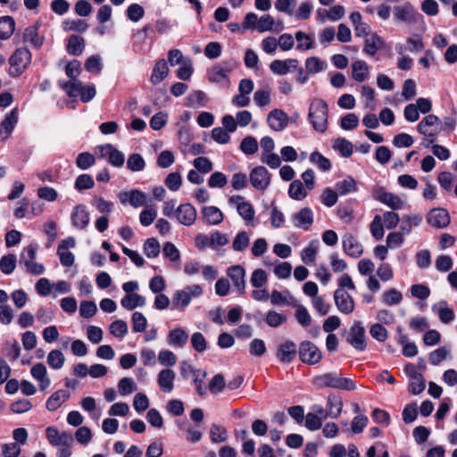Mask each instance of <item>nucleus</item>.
I'll return each mask as SVG.
<instances>
[{
  "instance_id": "9b49d317",
  "label": "nucleus",
  "mask_w": 457,
  "mask_h": 457,
  "mask_svg": "<svg viewBox=\"0 0 457 457\" xmlns=\"http://www.w3.org/2000/svg\"><path fill=\"white\" fill-rule=\"evenodd\" d=\"M252 186L257 190H264L270 183V174L263 166H257L249 175Z\"/></svg>"
},
{
  "instance_id": "603ef678",
  "label": "nucleus",
  "mask_w": 457,
  "mask_h": 457,
  "mask_svg": "<svg viewBox=\"0 0 457 457\" xmlns=\"http://www.w3.org/2000/svg\"><path fill=\"white\" fill-rule=\"evenodd\" d=\"M294 306L296 308L295 318L297 322L304 328L308 327L312 322V316L307 309L298 303H295Z\"/></svg>"
},
{
  "instance_id": "f8f14e48",
  "label": "nucleus",
  "mask_w": 457,
  "mask_h": 457,
  "mask_svg": "<svg viewBox=\"0 0 457 457\" xmlns=\"http://www.w3.org/2000/svg\"><path fill=\"white\" fill-rule=\"evenodd\" d=\"M227 276L231 279L235 289L239 294L245 292V270L239 264L229 267L227 271Z\"/></svg>"
},
{
  "instance_id": "3c124183",
  "label": "nucleus",
  "mask_w": 457,
  "mask_h": 457,
  "mask_svg": "<svg viewBox=\"0 0 457 457\" xmlns=\"http://www.w3.org/2000/svg\"><path fill=\"white\" fill-rule=\"evenodd\" d=\"M231 69L228 66H214L209 71V80L212 82H220L225 79Z\"/></svg>"
},
{
  "instance_id": "f704fd0d",
  "label": "nucleus",
  "mask_w": 457,
  "mask_h": 457,
  "mask_svg": "<svg viewBox=\"0 0 457 457\" xmlns=\"http://www.w3.org/2000/svg\"><path fill=\"white\" fill-rule=\"evenodd\" d=\"M15 21L11 16L0 18V40L8 39L14 32Z\"/></svg>"
},
{
  "instance_id": "4d7b16f0",
  "label": "nucleus",
  "mask_w": 457,
  "mask_h": 457,
  "mask_svg": "<svg viewBox=\"0 0 457 457\" xmlns=\"http://www.w3.org/2000/svg\"><path fill=\"white\" fill-rule=\"evenodd\" d=\"M336 188L341 195H345L349 193L355 192L357 190L355 180L349 177L345 180L337 183Z\"/></svg>"
},
{
  "instance_id": "8fccbe9b",
  "label": "nucleus",
  "mask_w": 457,
  "mask_h": 457,
  "mask_svg": "<svg viewBox=\"0 0 457 457\" xmlns=\"http://www.w3.org/2000/svg\"><path fill=\"white\" fill-rule=\"evenodd\" d=\"M237 212L246 223H253L255 212L250 203L245 201L243 204H238Z\"/></svg>"
},
{
  "instance_id": "774afa93",
  "label": "nucleus",
  "mask_w": 457,
  "mask_h": 457,
  "mask_svg": "<svg viewBox=\"0 0 457 457\" xmlns=\"http://www.w3.org/2000/svg\"><path fill=\"white\" fill-rule=\"evenodd\" d=\"M21 446L17 443H8L2 446L0 457H18L21 453Z\"/></svg>"
},
{
  "instance_id": "13d9d810",
  "label": "nucleus",
  "mask_w": 457,
  "mask_h": 457,
  "mask_svg": "<svg viewBox=\"0 0 457 457\" xmlns=\"http://www.w3.org/2000/svg\"><path fill=\"white\" fill-rule=\"evenodd\" d=\"M425 387V379L421 374L415 375V377L410 378L408 389L411 394L419 395L424 391Z\"/></svg>"
},
{
  "instance_id": "0e129e2a",
  "label": "nucleus",
  "mask_w": 457,
  "mask_h": 457,
  "mask_svg": "<svg viewBox=\"0 0 457 457\" xmlns=\"http://www.w3.org/2000/svg\"><path fill=\"white\" fill-rule=\"evenodd\" d=\"M251 284L253 287L259 288L264 286L268 281L267 273L262 269H256L251 276Z\"/></svg>"
},
{
  "instance_id": "1a4fd4ad",
  "label": "nucleus",
  "mask_w": 457,
  "mask_h": 457,
  "mask_svg": "<svg viewBox=\"0 0 457 457\" xmlns=\"http://www.w3.org/2000/svg\"><path fill=\"white\" fill-rule=\"evenodd\" d=\"M346 342L358 351L366 349L365 329L361 321H354L350 328Z\"/></svg>"
},
{
  "instance_id": "ddd939ff",
  "label": "nucleus",
  "mask_w": 457,
  "mask_h": 457,
  "mask_svg": "<svg viewBox=\"0 0 457 457\" xmlns=\"http://www.w3.org/2000/svg\"><path fill=\"white\" fill-rule=\"evenodd\" d=\"M334 301L342 313L350 314L354 310V301L345 289L338 288L334 292Z\"/></svg>"
},
{
  "instance_id": "09e8293b",
  "label": "nucleus",
  "mask_w": 457,
  "mask_h": 457,
  "mask_svg": "<svg viewBox=\"0 0 457 457\" xmlns=\"http://www.w3.org/2000/svg\"><path fill=\"white\" fill-rule=\"evenodd\" d=\"M17 259L12 253L4 255L0 260V270L4 274H11L16 268Z\"/></svg>"
},
{
  "instance_id": "6e6552de",
  "label": "nucleus",
  "mask_w": 457,
  "mask_h": 457,
  "mask_svg": "<svg viewBox=\"0 0 457 457\" xmlns=\"http://www.w3.org/2000/svg\"><path fill=\"white\" fill-rule=\"evenodd\" d=\"M299 357L303 362L314 365L320 361L322 354L313 343L303 341L299 345Z\"/></svg>"
},
{
  "instance_id": "e2e57ef3",
  "label": "nucleus",
  "mask_w": 457,
  "mask_h": 457,
  "mask_svg": "<svg viewBox=\"0 0 457 457\" xmlns=\"http://www.w3.org/2000/svg\"><path fill=\"white\" fill-rule=\"evenodd\" d=\"M109 331L115 337H123L128 333V325L124 320H118L111 323Z\"/></svg>"
},
{
  "instance_id": "a878e982",
  "label": "nucleus",
  "mask_w": 457,
  "mask_h": 457,
  "mask_svg": "<svg viewBox=\"0 0 457 457\" xmlns=\"http://www.w3.org/2000/svg\"><path fill=\"white\" fill-rule=\"evenodd\" d=\"M282 29V22L276 21L270 14H263L258 18L257 31L260 33L267 31H279Z\"/></svg>"
},
{
  "instance_id": "a19ab883",
  "label": "nucleus",
  "mask_w": 457,
  "mask_h": 457,
  "mask_svg": "<svg viewBox=\"0 0 457 457\" xmlns=\"http://www.w3.org/2000/svg\"><path fill=\"white\" fill-rule=\"evenodd\" d=\"M422 218L420 215H403L402 218V224L400 229L403 234H409L413 227L420 224Z\"/></svg>"
},
{
  "instance_id": "4c0bfd02",
  "label": "nucleus",
  "mask_w": 457,
  "mask_h": 457,
  "mask_svg": "<svg viewBox=\"0 0 457 457\" xmlns=\"http://www.w3.org/2000/svg\"><path fill=\"white\" fill-rule=\"evenodd\" d=\"M85 43L83 37L78 35H71L67 43V51L71 55H80L83 53Z\"/></svg>"
},
{
  "instance_id": "b1692460",
  "label": "nucleus",
  "mask_w": 457,
  "mask_h": 457,
  "mask_svg": "<svg viewBox=\"0 0 457 457\" xmlns=\"http://www.w3.org/2000/svg\"><path fill=\"white\" fill-rule=\"evenodd\" d=\"M292 220L296 228L308 229L313 222V212L310 208L304 207L292 215Z\"/></svg>"
},
{
  "instance_id": "a18cd8bd",
  "label": "nucleus",
  "mask_w": 457,
  "mask_h": 457,
  "mask_svg": "<svg viewBox=\"0 0 457 457\" xmlns=\"http://www.w3.org/2000/svg\"><path fill=\"white\" fill-rule=\"evenodd\" d=\"M402 300V293L395 288H390L382 294V302L388 306L399 304Z\"/></svg>"
},
{
  "instance_id": "20e7f679",
  "label": "nucleus",
  "mask_w": 457,
  "mask_h": 457,
  "mask_svg": "<svg viewBox=\"0 0 457 457\" xmlns=\"http://www.w3.org/2000/svg\"><path fill=\"white\" fill-rule=\"evenodd\" d=\"M203 287L200 285H190L177 290L172 296V305L175 309L183 311L189 305L192 298L201 296Z\"/></svg>"
},
{
  "instance_id": "393cba45",
  "label": "nucleus",
  "mask_w": 457,
  "mask_h": 457,
  "mask_svg": "<svg viewBox=\"0 0 457 457\" xmlns=\"http://www.w3.org/2000/svg\"><path fill=\"white\" fill-rule=\"evenodd\" d=\"M296 355V345L292 341H287L278 345L277 357L283 363L291 362Z\"/></svg>"
},
{
  "instance_id": "5701e85b",
  "label": "nucleus",
  "mask_w": 457,
  "mask_h": 457,
  "mask_svg": "<svg viewBox=\"0 0 457 457\" xmlns=\"http://www.w3.org/2000/svg\"><path fill=\"white\" fill-rule=\"evenodd\" d=\"M176 373L170 369L162 370L157 375V383L164 393H170L174 388Z\"/></svg>"
},
{
  "instance_id": "412c9836",
  "label": "nucleus",
  "mask_w": 457,
  "mask_h": 457,
  "mask_svg": "<svg viewBox=\"0 0 457 457\" xmlns=\"http://www.w3.org/2000/svg\"><path fill=\"white\" fill-rule=\"evenodd\" d=\"M287 121L288 117L287 113L279 109L271 111L267 117L269 126L275 131L284 129L287 125Z\"/></svg>"
},
{
  "instance_id": "c756f323",
  "label": "nucleus",
  "mask_w": 457,
  "mask_h": 457,
  "mask_svg": "<svg viewBox=\"0 0 457 457\" xmlns=\"http://www.w3.org/2000/svg\"><path fill=\"white\" fill-rule=\"evenodd\" d=\"M188 339V334L182 328L171 329L167 337V342L171 346L183 347Z\"/></svg>"
},
{
  "instance_id": "f257e3e1",
  "label": "nucleus",
  "mask_w": 457,
  "mask_h": 457,
  "mask_svg": "<svg viewBox=\"0 0 457 457\" xmlns=\"http://www.w3.org/2000/svg\"><path fill=\"white\" fill-rule=\"evenodd\" d=\"M312 383L318 388L331 387L351 391L356 387L353 380L344 378L337 372H328L319 375L313 378Z\"/></svg>"
},
{
  "instance_id": "4468645a",
  "label": "nucleus",
  "mask_w": 457,
  "mask_h": 457,
  "mask_svg": "<svg viewBox=\"0 0 457 457\" xmlns=\"http://www.w3.org/2000/svg\"><path fill=\"white\" fill-rule=\"evenodd\" d=\"M451 219L448 212L444 208H435L427 215V222L434 228H444L450 224Z\"/></svg>"
},
{
  "instance_id": "e433bc0d",
  "label": "nucleus",
  "mask_w": 457,
  "mask_h": 457,
  "mask_svg": "<svg viewBox=\"0 0 457 457\" xmlns=\"http://www.w3.org/2000/svg\"><path fill=\"white\" fill-rule=\"evenodd\" d=\"M120 304L123 308L130 311L137 307L144 306L145 304V298L138 294H130L121 299Z\"/></svg>"
},
{
  "instance_id": "f3484780",
  "label": "nucleus",
  "mask_w": 457,
  "mask_h": 457,
  "mask_svg": "<svg viewBox=\"0 0 457 457\" xmlns=\"http://www.w3.org/2000/svg\"><path fill=\"white\" fill-rule=\"evenodd\" d=\"M119 199L122 204L129 203L134 208L145 205L146 203V195L137 189L129 192H120L119 194Z\"/></svg>"
},
{
  "instance_id": "7c9ffc66",
  "label": "nucleus",
  "mask_w": 457,
  "mask_h": 457,
  "mask_svg": "<svg viewBox=\"0 0 457 457\" xmlns=\"http://www.w3.org/2000/svg\"><path fill=\"white\" fill-rule=\"evenodd\" d=\"M169 74V67L168 63L164 59L158 61L151 75V82L154 85H157L161 83Z\"/></svg>"
},
{
  "instance_id": "864d4df0",
  "label": "nucleus",
  "mask_w": 457,
  "mask_h": 457,
  "mask_svg": "<svg viewBox=\"0 0 457 457\" xmlns=\"http://www.w3.org/2000/svg\"><path fill=\"white\" fill-rule=\"evenodd\" d=\"M160 251H161V246H160V244L159 242L152 237V238H148L145 244H144V253L148 257V258H154V257H157L160 253Z\"/></svg>"
},
{
  "instance_id": "69168bd1",
  "label": "nucleus",
  "mask_w": 457,
  "mask_h": 457,
  "mask_svg": "<svg viewBox=\"0 0 457 457\" xmlns=\"http://www.w3.org/2000/svg\"><path fill=\"white\" fill-rule=\"evenodd\" d=\"M240 149L246 154H253L258 150V142L253 137H245L240 144Z\"/></svg>"
},
{
  "instance_id": "cd10ccee",
  "label": "nucleus",
  "mask_w": 457,
  "mask_h": 457,
  "mask_svg": "<svg viewBox=\"0 0 457 457\" xmlns=\"http://www.w3.org/2000/svg\"><path fill=\"white\" fill-rule=\"evenodd\" d=\"M201 213L204 221L209 225H219L224 219L223 212L216 206H204Z\"/></svg>"
},
{
  "instance_id": "79ce46f5",
  "label": "nucleus",
  "mask_w": 457,
  "mask_h": 457,
  "mask_svg": "<svg viewBox=\"0 0 457 457\" xmlns=\"http://www.w3.org/2000/svg\"><path fill=\"white\" fill-rule=\"evenodd\" d=\"M62 29L65 31H76L79 33H84L88 29V24L87 23V21L80 19H68L62 22Z\"/></svg>"
},
{
  "instance_id": "37998d69",
  "label": "nucleus",
  "mask_w": 457,
  "mask_h": 457,
  "mask_svg": "<svg viewBox=\"0 0 457 457\" xmlns=\"http://www.w3.org/2000/svg\"><path fill=\"white\" fill-rule=\"evenodd\" d=\"M250 245V237L245 231L238 232L232 241V249L235 252H244Z\"/></svg>"
},
{
  "instance_id": "39448f33",
  "label": "nucleus",
  "mask_w": 457,
  "mask_h": 457,
  "mask_svg": "<svg viewBox=\"0 0 457 457\" xmlns=\"http://www.w3.org/2000/svg\"><path fill=\"white\" fill-rule=\"evenodd\" d=\"M394 16L397 21L405 24H416L422 20V15L409 2L395 6Z\"/></svg>"
},
{
  "instance_id": "6e6d98bb",
  "label": "nucleus",
  "mask_w": 457,
  "mask_h": 457,
  "mask_svg": "<svg viewBox=\"0 0 457 457\" xmlns=\"http://www.w3.org/2000/svg\"><path fill=\"white\" fill-rule=\"evenodd\" d=\"M210 436L213 443H221L227 440L228 431L220 425L212 424L210 429Z\"/></svg>"
},
{
  "instance_id": "58836bf2",
  "label": "nucleus",
  "mask_w": 457,
  "mask_h": 457,
  "mask_svg": "<svg viewBox=\"0 0 457 457\" xmlns=\"http://www.w3.org/2000/svg\"><path fill=\"white\" fill-rule=\"evenodd\" d=\"M296 48L300 51H307L314 46V37L312 35L303 31L295 33Z\"/></svg>"
},
{
  "instance_id": "a211bd4d",
  "label": "nucleus",
  "mask_w": 457,
  "mask_h": 457,
  "mask_svg": "<svg viewBox=\"0 0 457 457\" xmlns=\"http://www.w3.org/2000/svg\"><path fill=\"white\" fill-rule=\"evenodd\" d=\"M344 251L351 257L358 258L363 253L361 244L352 234H345L342 240Z\"/></svg>"
},
{
  "instance_id": "c85d7f7f",
  "label": "nucleus",
  "mask_w": 457,
  "mask_h": 457,
  "mask_svg": "<svg viewBox=\"0 0 457 457\" xmlns=\"http://www.w3.org/2000/svg\"><path fill=\"white\" fill-rule=\"evenodd\" d=\"M71 220L74 227L83 229L89 223V213L83 205H77L72 212Z\"/></svg>"
},
{
  "instance_id": "ea45409f",
  "label": "nucleus",
  "mask_w": 457,
  "mask_h": 457,
  "mask_svg": "<svg viewBox=\"0 0 457 457\" xmlns=\"http://www.w3.org/2000/svg\"><path fill=\"white\" fill-rule=\"evenodd\" d=\"M353 78L357 81H363L369 75L367 63L362 60H358L352 66Z\"/></svg>"
},
{
  "instance_id": "aec40b11",
  "label": "nucleus",
  "mask_w": 457,
  "mask_h": 457,
  "mask_svg": "<svg viewBox=\"0 0 457 457\" xmlns=\"http://www.w3.org/2000/svg\"><path fill=\"white\" fill-rule=\"evenodd\" d=\"M18 108H13L0 125V139L5 141L12 132L18 121Z\"/></svg>"
},
{
  "instance_id": "de8ad7c7",
  "label": "nucleus",
  "mask_w": 457,
  "mask_h": 457,
  "mask_svg": "<svg viewBox=\"0 0 457 457\" xmlns=\"http://www.w3.org/2000/svg\"><path fill=\"white\" fill-rule=\"evenodd\" d=\"M288 195L295 200H303L306 197L307 192L300 180H294L288 189Z\"/></svg>"
},
{
  "instance_id": "680f3d73",
  "label": "nucleus",
  "mask_w": 457,
  "mask_h": 457,
  "mask_svg": "<svg viewBox=\"0 0 457 457\" xmlns=\"http://www.w3.org/2000/svg\"><path fill=\"white\" fill-rule=\"evenodd\" d=\"M96 162L94 155L88 152L81 153L78 155L76 165L81 170H87Z\"/></svg>"
},
{
  "instance_id": "2eb2a0df",
  "label": "nucleus",
  "mask_w": 457,
  "mask_h": 457,
  "mask_svg": "<svg viewBox=\"0 0 457 457\" xmlns=\"http://www.w3.org/2000/svg\"><path fill=\"white\" fill-rule=\"evenodd\" d=\"M197 217L195 208L190 204H182L176 209V219L184 226H192Z\"/></svg>"
},
{
  "instance_id": "5fc2aeb1",
  "label": "nucleus",
  "mask_w": 457,
  "mask_h": 457,
  "mask_svg": "<svg viewBox=\"0 0 457 457\" xmlns=\"http://www.w3.org/2000/svg\"><path fill=\"white\" fill-rule=\"evenodd\" d=\"M310 162L323 171H327L331 168L330 161L319 152L311 154Z\"/></svg>"
},
{
  "instance_id": "72a5a7b5",
  "label": "nucleus",
  "mask_w": 457,
  "mask_h": 457,
  "mask_svg": "<svg viewBox=\"0 0 457 457\" xmlns=\"http://www.w3.org/2000/svg\"><path fill=\"white\" fill-rule=\"evenodd\" d=\"M423 49V43L421 39L418 37H410L405 45H402L399 46L398 54H403L406 52H409L412 54H419Z\"/></svg>"
},
{
  "instance_id": "7ed1b4c3",
  "label": "nucleus",
  "mask_w": 457,
  "mask_h": 457,
  "mask_svg": "<svg viewBox=\"0 0 457 457\" xmlns=\"http://www.w3.org/2000/svg\"><path fill=\"white\" fill-rule=\"evenodd\" d=\"M37 249L38 245L37 244H30L22 251L20 256V265H22L26 271L32 275H41L45 272L44 265L35 261Z\"/></svg>"
},
{
  "instance_id": "4be33fe9",
  "label": "nucleus",
  "mask_w": 457,
  "mask_h": 457,
  "mask_svg": "<svg viewBox=\"0 0 457 457\" xmlns=\"http://www.w3.org/2000/svg\"><path fill=\"white\" fill-rule=\"evenodd\" d=\"M273 73L278 75H286L288 72L295 71L298 67L297 59H277L270 65Z\"/></svg>"
},
{
  "instance_id": "bf43d9fd",
  "label": "nucleus",
  "mask_w": 457,
  "mask_h": 457,
  "mask_svg": "<svg viewBox=\"0 0 457 457\" xmlns=\"http://www.w3.org/2000/svg\"><path fill=\"white\" fill-rule=\"evenodd\" d=\"M118 390L120 395H128L137 390V385L132 378H123L118 383Z\"/></svg>"
},
{
  "instance_id": "2f4dec72",
  "label": "nucleus",
  "mask_w": 457,
  "mask_h": 457,
  "mask_svg": "<svg viewBox=\"0 0 457 457\" xmlns=\"http://www.w3.org/2000/svg\"><path fill=\"white\" fill-rule=\"evenodd\" d=\"M58 85L71 98L78 97L83 87L82 83L78 79H70L69 81L59 80Z\"/></svg>"
},
{
  "instance_id": "49530a36",
  "label": "nucleus",
  "mask_w": 457,
  "mask_h": 457,
  "mask_svg": "<svg viewBox=\"0 0 457 457\" xmlns=\"http://www.w3.org/2000/svg\"><path fill=\"white\" fill-rule=\"evenodd\" d=\"M65 357L60 350H52L47 355V363L54 370L63 367Z\"/></svg>"
},
{
  "instance_id": "bb28decb",
  "label": "nucleus",
  "mask_w": 457,
  "mask_h": 457,
  "mask_svg": "<svg viewBox=\"0 0 457 457\" xmlns=\"http://www.w3.org/2000/svg\"><path fill=\"white\" fill-rule=\"evenodd\" d=\"M432 311L436 312L441 322L448 324L454 320L455 314L446 301H440L432 306Z\"/></svg>"
},
{
  "instance_id": "423d86ee",
  "label": "nucleus",
  "mask_w": 457,
  "mask_h": 457,
  "mask_svg": "<svg viewBox=\"0 0 457 457\" xmlns=\"http://www.w3.org/2000/svg\"><path fill=\"white\" fill-rule=\"evenodd\" d=\"M417 130L425 137H432L430 142H433L435 137L443 130V126L436 115L428 114L418 124Z\"/></svg>"
},
{
  "instance_id": "9d476101",
  "label": "nucleus",
  "mask_w": 457,
  "mask_h": 457,
  "mask_svg": "<svg viewBox=\"0 0 457 457\" xmlns=\"http://www.w3.org/2000/svg\"><path fill=\"white\" fill-rule=\"evenodd\" d=\"M46 438L53 446L73 445V436L66 431H60L55 427H48L46 429Z\"/></svg>"
},
{
  "instance_id": "dca6fc26",
  "label": "nucleus",
  "mask_w": 457,
  "mask_h": 457,
  "mask_svg": "<svg viewBox=\"0 0 457 457\" xmlns=\"http://www.w3.org/2000/svg\"><path fill=\"white\" fill-rule=\"evenodd\" d=\"M39 27L40 23L37 21L27 27L23 32V40L37 49H39L45 41L44 36L39 35Z\"/></svg>"
},
{
  "instance_id": "052dcab7",
  "label": "nucleus",
  "mask_w": 457,
  "mask_h": 457,
  "mask_svg": "<svg viewBox=\"0 0 457 457\" xmlns=\"http://www.w3.org/2000/svg\"><path fill=\"white\" fill-rule=\"evenodd\" d=\"M449 353L450 348L447 346H443L431 352L428 359L432 365L436 366L439 363H441L444 360H445Z\"/></svg>"
},
{
  "instance_id": "c9c22d12",
  "label": "nucleus",
  "mask_w": 457,
  "mask_h": 457,
  "mask_svg": "<svg viewBox=\"0 0 457 457\" xmlns=\"http://www.w3.org/2000/svg\"><path fill=\"white\" fill-rule=\"evenodd\" d=\"M384 47V41L376 34L368 36L365 39V52L369 55H374Z\"/></svg>"
},
{
  "instance_id": "6ab92c4d",
  "label": "nucleus",
  "mask_w": 457,
  "mask_h": 457,
  "mask_svg": "<svg viewBox=\"0 0 457 457\" xmlns=\"http://www.w3.org/2000/svg\"><path fill=\"white\" fill-rule=\"evenodd\" d=\"M100 154L101 157H107L109 162L115 167H121L124 164V154L110 144L100 147Z\"/></svg>"
},
{
  "instance_id": "c03bdc74",
  "label": "nucleus",
  "mask_w": 457,
  "mask_h": 457,
  "mask_svg": "<svg viewBox=\"0 0 457 457\" xmlns=\"http://www.w3.org/2000/svg\"><path fill=\"white\" fill-rule=\"evenodd\" d=\"M9 73L12 77L20 76L29 64V59H9Z\"/></svg>"
},
{
  "instance_id": "0eeeda50",
  "label": "nucleus",
  "mask_w": 457,
  "mask_h": 457,
  "mask_svg": "<svg viewBox=\"0 0 457 457\" xmlns=\"http://www.w3.org/2000/svg\"><path fill=\"white\" fill-rule=\"evenodd\" d=\"M372 195L375 200L379 201L393 210H400L404 204L400 196L391 192H386L382 187H375Z\"/></svg>"
},
{
  "instance_id": "f03ea898",
  "label": "nucleus",
  "mask_w": 457,
  "mask_h": 457,
  "mask_svg": "<svg viewBox=\"0 0 457 457\" xmlns=\"http://www.w3.org/2000/svg\"><path fill=\"white\" fill-rule=\"evenodd\" d=\"M328 112V104L323 100L314 99L312 101L308 119L316 131L323 133L327 130Z\"/></svg>"
},
{
  "instance_id": "338daca9",
  "label": "nucleus",
  "mask_w": 457,
  "mask_h": 457,
  "mask_svg": "<svg viewBox=\"0 0 457 457\" xmlns=\"http://www.w3.org/2000/svg\"><path fill=\"white\" fill-rule=\"evenodd\" d=\"M97 312L96 304L92 301H82L79 306V314L81 317L92 318Z\"/></svg>"
},
{
  "instance_id": "473e14b6",
  "label": "nucleus",
  "mask_w": 457,
  "mask_h": 457,
  "mask_svg": "<svg viewBox=\"0 0 457 457\" xmlns=\"http://www.w3.org/2000/svg\"><path fill=\"white\" fill-rule=\"evenodd\" d=\"M70 397L67 390H58L54 392L46 401V408L48 411H56Z\"/></svg>"
}]
</instances>
